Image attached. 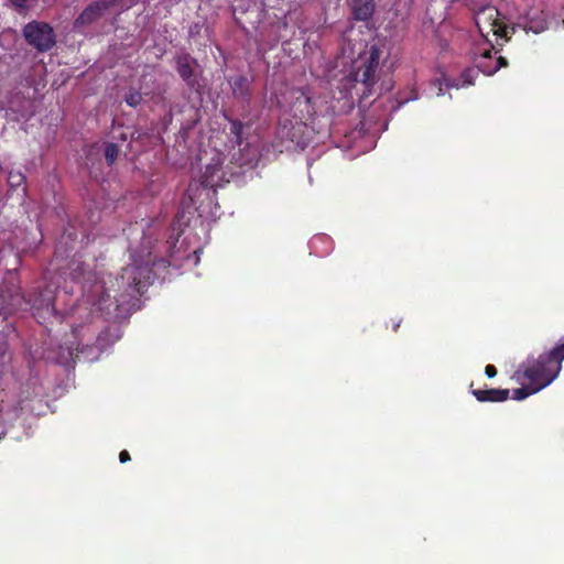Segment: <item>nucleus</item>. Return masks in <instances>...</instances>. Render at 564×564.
Wrapping results in <instances>:
<instances>
[{
	"label": "nucleus",
	"mask_w": 564,
	"mask_h": 564,
	"mask_svg": "<svg viewBox=\"0 0 564 564\" xmlns=\"http://www.w3.org/2000/svg\"><path fill=\"white\" fill-rule=\"evenodd\" d=\"M37 290L39 292L26 299L21 292V286L19 285V292L28 303V306L19 310V312L31 311L32 315L37 318L40 323H43L47 318L57 315V311L54 304L56 288L53 289L52 284H47L43 290H41V286H37ZM15 313H18V311Z\"/></svg>",
	"instance_id": "39448f33"
},
{
	"label": "nucleus",
	"mask_w": 564,
	"mask_h": 564,
	"mask_svg": "<svg viewBox=\"0 0 564 564\" xmlns=\"http://www.w3.org/2000/svg\"><path fill=\"white\" fill-rule=\"evenodd\" d=\"M151 270L145 264H129L115 278L104 282V297L112 299L117 306L129 304L141 296L150 278Z\"/></svg>",
	"instance_id": "f257e3e1"
},
{
	"label": "nucleus",
	"mask_w": 564,
	"mask_h": 564,
	"mask_svg": "<svg viewBox=\"0 0 564 564\" xmlns=\"http://www.w3.org/2000/svg\"><path fill=\"white\" fill-rule=\"evenodd\" d=\"M110 0H96L87 6L74 22L75 28L89 25L99 20L104 13L112 8Z\"/></svg>",
	"instance_id": "1a4fd4ad"
},
{
	"label": "nucleus",
	"mask_w": 564,
	"mask_h": 564,
	"mask_svg": "<svg viewBox=\"0 0 564 564\" xmlns=\"http://www.w3.org/2000/svg\"><path fill=\"white\" fill-rule=\"evenodd\" d=\"M306 124L302 121L285 120L279 127V134L282 139L291 141L296 147L305 148L307 141L304 137Z\"/></svg>",
	"instance_id": "9d476101"
},
{
	"label": "nucleus",
	"mask_w": 564,
	"mask_h": 564,
	"mask_svg": "<svg viewBox=\"0 0 564 564\" xmlns=\"http://www.w3.org/2000/svg\"><path fill=\"white\" fill-rule=\"evenodd\" d=\"M66 237L69 238L72 241H74L76 239V235L73 232H69L68 230L64 231L62 239H65Z\"/></svg>",
	"instance_id": "c756f323"
},
{
	"label": "nucleus",
	"mask_w": 564,
	"mask_h": 564,
	"mask_svg": "<svg viewBox=\"0 0 564 564\" xmlns=\"http://www.w3.org/2000/svg\"><path fill=\"white\" fill-rule=\"evenodd\" d=\"M119 0H110L111 4L115 6Z\"/></svg>",
	"instance_id": "72a5a7b5"
},
{
	"label": "nucleus",
	"mask_w": 564,
	"mask_h": 564,
	"mask_svg": "<svg viewBox=\"0 0 564 564\" xmlns=\"http://www.w3.org/2000/svg\"><path fill=\"white\" fill-rule=\"evenodd\" d=\"M558 371L551 365L545 354L538 358H528L516 371V378L519 381L527 380L535 390H542L547 387L557 376Z\"/></svg>",
	"instance_id": "7ed1b4c3"
},
{
	"label": "nucleus",
	"mask_w": 564,
	"mask_h": 564,
	"mask_svg": "<svg viewBox=\"0 0 564 564\" xmlns=\"http://www.w3.org/2000/svg\"><path fill=\"white\" fill-rule=\"evenodd\" d=\"M475 22L482 35L492 33L497 39L509 40V26L500 18V13L495 7H481L475 14Z\"/></svg>",
	"instance_id": "0eeeda50"
},
{
	"label": "nucleus",
	"mask_w": 564,
	"mask_h": 564,
	"mask_svg": "<svg viewBox=\"0 0 564 564\" xmlns=\"http://www.w3.org/2000/svg\"><path fill=\"white\" fill-rule=\"evenodd\" d=\"M469 389L470 393L479 402H505L510 398L509 389H474L473 383Z\"/></svg>",
	"instance_id": "9b49d317"
},
{
	"label": "nucleus",
	"mask_w": 564,
	"mask_h": 564,
	"mask_svg": "<svg viewBox=\"0 0 564 564\" xmlns=\"http://www.w3.org/2000/svg\"><path fill=\"white\" fill-rule=\"evenodd\" d=\"M351 13L357 21H368L375 12L373 0H347Z\"/></svg>",
	"instance_id": "f8f14e48"
},
{
	"label": "nucleus",
	"mask_w": 564,
	"mask_h": 564,
	"mask_svg": "<svg viewBox=\"0 0 564 564\" xmlns=\"http://www.w3.org/2000/svg\"><path fill=\"white\" fill-rule=\"evenodd\" d=\"M119 155V147L116 143H107L105 147V159L109 166H111Z\"/></svg>",
	"instance_id": "6ab92c4d"
},
{
	"label": "nucleus",
	"mask_w": 564,
	"mask_h": 564,
	"mask_svg": "<svg viewBox=\"0 0 564 564\" xmlns=\"http://www.w3.org/2000/svg\"><path fill=\"white\" fill-rule=\"evenodd\" d=\"M551 365L560 372L564 360V341L556 344L551 350L544 352Z\"/></svg>",
	"instance_id": "2eb2a0df"
},
{
	"label": "nucleus",
	"mask_w": 564,
	"mask_h": 564,
	"mask_svg": "<svg viewBox=\"0 0 564 564\" xmlns=\"http://www.w3.org/2000/svg\"><path fill=\"white\" fill-rule=\"evenodd\" d=\"M485 373L488 378H494L497 375V369L494 365H487L485 367Z\"/></svg>",
	"instance_id": "a878e982"
},
{
	"label": "nucleus",
	"mask_w": 564,
	"mask_h": 564,
	"mask_svg": "<svg viewBox=\"0 0 564 564\" xmlns=\"http://www.w3.org/2000/svg\"><path fill=\"white\" fill-rule=\"evenodd\" d=\"M26 306V301L19 292L18 273L8 271L0 283V316L7 318Z\"/></svg>",
	"instance_id": "20e7f679"
},
{
	"label": "nucleus",
	"mask_w": 564,
	"mask_h": 564,
	"mask_svg": "<svg viewBox=\"0 0 564 564\" xmlns=\"http://www.w3.org/2000/svg\"><path fill=\"white\" fill-rule=\"evenodd\" d=\"M380 65V51L376 46H371L354 61L349 78L355 83V88L360 85L362 88L361 97L367 98L373 94V88L378 82V70Z\"/></svg>",
	"instance_id": "f03ea898"
},
{
	"label": "nucleus",
	"mask_w": 564,
	"mask_h": 564,
	"mask_svg": "<svg viewBox=\"0 0 564 564\" xmlns=\"http://www.w3.org/2000/svg\"><path fill=\"white\" fill-rule=\"evenodd\" d=\"M44 279H45L46 281H48V280H50V281H52V278H48V273H45Z\"/></svg>",
	"instance_id": "473e14b6"
},
{
	"label": "nucleus",
	"mask_w": 564,
	"mask_h": 564,
	"mask_svg": "<svg viewBox=\"0 0 564 564\" xmlns=\"http://www.w3.org/2000/svg\"><path fill=\"white\" fill-rule=\"evenodd\" d=\"M401 322H402L401 319H398V321H393V322H392V326H391V328H392V330H393L394 333H397V332H398V329H399V327H400V325H401Z\"/></svg>",
	"instance_id": "7c9ffc66"
},
{
	"label": "nucleus",
	"mask_w": 564,
	"mask_h": 564,
	"mask_svg": "<svg viewBox=\"0 0 564 564\" xmlns=\"http://www.w3.org/2000/svg\"><path fill=\"white\" fill-rule=\"evenodd\" d=\"M415 99H417V93L414 88H411L409 91L404 93V96L400 93L397 98V104L392 106V111L399 110L404 104Z\"/></svg>",
	"instance_id": "f3484780"
},
{
	"label": "nucleus",
	"mask_w": 564,
	"mask_h": 564,
	"mask_svg": "<svg viewBox=\"0 0 564 564\" xmlns=\"http://www.w3.org/2000/svg\"><path fill=\"white\" fill-rule=\"evenodd\" d=\"M243 127L245 126L240 120H237V119L230 120V133L235 137V142L238 145H241V143H242Z\"/></svg>",
	"instance_id": "a211bd4d"
},
{
	"label": "nucleus",
	"mask_w": 564,
	"mask_h": 564,
	"mask_svg": "<svg viewBox=\"0 0 564 564\" xmlns=\"http://www.w3.org/2000/svg\"><path fill=\"white\" fill-rule=\"evenodd\" d=\"M7 355V344L3 341H0V366L4 364Z\"/></svg>",
	"instance_id": "bb28decb"
},
{
	"label": "nucleus",
	"mask_w": 564,
	"mask_h": 564,
	"mask_svg": "<svg viewBox=\"0 0 564 564\" xmlns=\"http://www.w3.org/2000/svg\"><path fill=\"white\" fill-rule=\"evenodd\" d=\"M539 392V390H535V387H532L530 383L528 386H523L521 388H518L513 390V399L521 401L528 398L529 395Z\"/></svg>",
	"instance_id": "4be33fe9"
},
{
	"label": "nucleus",
	"mask_w": 564,
	"mask_h": 564,
	"mask_svg": "<svg viewBox=\"0 0 564 564\" xmlns=\"http://www.w3.org/2000/svg\"><path fill=\"white\" fill-rule=\"evenodd\" d=\"M131 459L130 454L128 451L123 449L119 454V460L121 464H124Z\"/></svg>",
	"instance_id": "c85d7f7f"
},
{
	"label": "nucleus",
	"mask_w": 564,
	"mask_h": 564,
	"mask_svg": "<svg viewBox=\"0 0 564 564\" xmlns=\"http://www.w3.org/2000/svg\"><path fill=\"white\" fill-rule=\"evenodd\" d=\"M22 34L37 52H47L56 44L54 29L46 22L33 20L23 26Z\"/></svg>",
	"instance_id": "423d86ee"
},
{
	"label": "nucleus",
	"mask_w": 564,
	"mask_h": 564,
	"mask_svg": "<svg viewBox=\"0 0 564 564\" xmlns=\"http://www.w3.org/2000/svg\"><path fill=\"white\" fill-rule=\"evenodd\" d=\"M174 61L175 69L186 86L191 90L199 91L202 85L196 75L197 59L191 56L189 53H180L174 57Z\"/></svg>",
	"instance_id": "6e6552de"
},
{
	"label": "nucleus",
	"mask_w": 564,
	"mask_h": 564,
	"mask_svg": "<svg viewBox=\"0 0 564 564\" xmlns=\"http://www.w3.org/2000/svg\"><path fill=\"white\" fill-rule=\"evenodd\" d=\"M303 97H304V99H305V102L310 104L311 98H310V97H307V96H304V95H303Z\"/></svg>",
	"instance_id": "2f4dec72"
},
{
	"label": "nucleus",
	"mask_w": 564,
	"mask_h": 564,
	"mask_svg": "<svg viewBox=\"0 0 564 564\" xmlns=\"http://www.w3.org/2000/svg\"><path fill=\"white\" fill-rule=\"evenodd\" d=\"M25 182V175L20 171H10L8 174V184L11 188H18Z\"/></svg>",
	"instance_id": "412c9836"
},
{
	"label": "nucleus",
	"mask_w": 564,
	"mask_h": 564,
	"mask_svg": "<svg viewBox=\"0 0 564 564\" xmlns=\"http://www.w3.org/2000/svg\"><path fill=\"white\" fill-rule=\"evenodd\" d=\"M72 278L74 281H80L85 278L86 270L84 263H77L75 268H72Z\"/></svg>",
	"instance_id": "393cba45"
},
{
	"label": "nucleus",
	"mask_w": 564,
	"mask_h": 564,
	"mask_svg": "<svg viewBox=\"0 0 564 564\" xmlns=\"http://www.w3.org/2000/svg\"><path fill=\"white\" fill-rule=\"evenodd\" d=\"M29 0H10L11 4L17 9H25Z\"/></svg>",
	"instance_id": "cd10ccee"
},
{
	"label": "nucleus",
	"mask_w": 564,
	"mask_h": 564,
	"mask_svg": "<svg viewBox=\"0 0 564 564\" xmlns=\"http://www.w3.org/2000/svg\"><path fill=\"white\" fill-rule=\"evenodd\" d=\"M126 102L131 107H137L142 101V95L140 91L131 89L124 97Z\"/></svg>",
	"instance_id": "5701e85b"
},
{
	"label": "nucleus",
	"mask_w": 564,
	"mask_h": 564,
	"mask_svg": "<svg viewBox=\"0 0 564 564\" xmlns=\"http://www.w3.org/2000/svg\"><path fill=\"white\" fill-rule=\"evenodd\" d=\"M508 66V61L503 56H498L495 58V66H488L485 65L484 67V74L487 76H491L495 73H497L500 68Z\"/></svg>",
	"instance_id": "aec40b11"
},
{
	"label": "nucleus",
	"mask_w": 564,
	"mask_h": 564,
	"mask_svg": "<svg viewBox=\"0 0 564 564\" xmlns=\"http://www.w3.org/2000/svg\"><path fill=\"white\" fill-rule=\"evenodd\" d=\"M547 26H549L547 17L543 11H541L535 15L529 17V19L527 21L525 29L528 31L533 32L534 34H539V33L545 31L547 29Z\"/></svg>",
	"instance_id": "4468645a"
},
{
	"label": "nucleus",
	"mask_w": 564,
	"mask_h": 564,
	"mask_svg": "<svg viewBox=\"0 0 564 564\" xmlns=\"http://www.w3.org/2000/svg\"><path fill=\"white\" fill-rule=\"evenodd\" d=\"M478 69L475 67V68H466L463 73H462V79H463V83L465 85H474L475 83V79L478 75Z\"/></svg>",
	"instance_id": "b1692460"
},
{
	"label": "nucleus",
	"mask_w": 564,
	"mask_h": 564,
	"mask_svg": "<svg viewBox=\"0 0 564 564\" xmlns=\"http://www.w3.org/2000/svg\"><path fill=\"white\" fill-rule=\"evenodd\" d=\"M231 86L232 95L236 98L242 99L245 101H249L250 98V84L246 76L238 75L231 77L229 80Z\"/></svg>",
	"instance_id": "ddd939ff"
},
{
	"label": "nucleus",
	"mask_w": 564,
	"mask_h": 564,
	"mask_svg": "<svg viewBox=\"0 0 564 564\" xmlns=\"http://www.w3.org/2000/svg\"><path fill=\"white\" fill-rule=\"evenodd\" d=\"M492 50L494 47L491 48H486L484 50L479 57L476 58V68L481 72L484 74V67L485 65H488V66H495V58L492 56Z\"/></svg>",
	"instance_id": "dca6fc26"
}]
</instances>
